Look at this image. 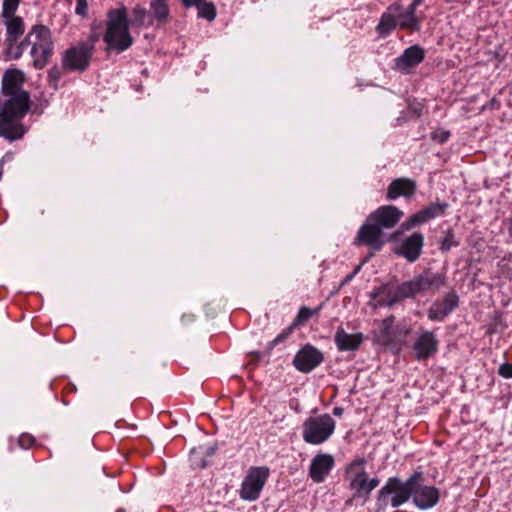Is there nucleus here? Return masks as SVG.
Here are the masks:
<instances>
[{"label":"nucleus","instance_id":"obj_1","mask_svg":"<svg viewBox=\"0 0 512 512\" xmlns=\"http://www.w3.org/2000/svg\"><path fill=\"white\" fill-rule=\"evenodd\" d=\"M22 80L18 70H7L2 78V91L8 99L0 112V136L8 140L20 139L27 131L20 120L29 110L30 97L20 88Z\"/></svg>","mask_w":512,"mask_h":512},{"label":"nucleus","instance_id":"obj_2","mask_svg":"<svg viewBox=\"0 0 512 512\" xmlns=\"http://www.w3.org/2000/svg\"><path fill=\"white\" fill-rule=\"evenodd\" d=\"M403 212L393 205H384L372 212L360 227L354 239L355 245H366L379 251L389 240L384 230L393 228L402 218Z\"/></svg>","mask_w":512,"mask_h":512},{"label":"nucleus","instance_id":"obj_3","mask_svg":"<svg viewBox=\"0 0 512 512\" xmlns=\"http://www.w3.org/2000/svg\"><path fill=\"white\" fill-rule=\"evenodd\" d=\"M103 40L107 45V50L117 53L124 52L132 46L134 39L129 31L127 10L124 6L111 9L107 13Z\"/></svg>","mask_w":512,"mask_h":512},{"label":"nucleus","instance_id":"obj_4","mask_svg":"<svg viewBox=\"0 0 512 512\" xmlns=\"http://www.w3.org/2000/svg\"><path fill=\"white\" fill-rule=\"evenodd\" d=\"M24 50L31 45L30 55L37 69L44 68L53 55L54 43L51 31L45 25H34L24 38Z\"/></svg>","mask_w":512,"mask_h":512},{"label":"nucleus","instance_id":"obj_5","mask_svg":"<svg viewBox=\"0 0 512 512\" xmlns=\"http://www.w3.org/2000/svg\"><path fill=\"white\" fill-rule=\"evenodd\" d=\"M396 27L411 31L419 30L420 19L416 11L410 6L404 10L399 4L390 5L382 14L376 29L380 35L387 36Z\"/></svg>","mask_w":512,"mask_h":512},{"label":"nucleus","instance_id":"obj_6","mask_svg":"<svg viewBox=\"0 0 512 512\" xmlns=\"http://www.w3.org/2000/svg\"><path fill=\"white\" fill-rule=\"evenodd\" d=\"M98 40L97 35H91L87 40L71 46L62 54V68L65 72H83L89 65Z\"/></svg>","mask_w":512,"mask_h":512},{"label":"nucleus","instance_id":"obj_7","mask_svg":"<svg viewBox=\"0 0 512 512\" xmlns=\"http://www.w3.org/2000/svg\"><path fill=\"white\" fill-rule=\"evenodd\" d=\"M302 438L311 445L326 442L334 433L335 420L327 413L308 417L303 423Z\"/></svg>","mask_w":512,"mask_h":512},{"label":"nucleus","instance_id":"obj_8","mask_svg":"<svg viewBox=\"0 0 512 512\" xmlns=\"http://www.w3.org/2000/svg\"><path fill=\"white\" fill-rule=\"evenodd\" d=\"M366 460L363 458L352 461L346 468V477L349 481L354 497L368 498L369 494L379 485L378 478H369L365 471Z\"/></svg>","mask_w":512,"mask_h":512},{"label":"nucleus","instance_id":"obj_9","mask_svg":"<svg viewBox=\"0 0 512 512\" xmlns=\"http://www.w3.org/2000/svg\"><path fill=\"white\" fill-rule=\"evenodd\" d=\"M4 18V24L6 26V56L9 59H18L24 53V39L18 42L20 36L25 32L24 21L21 17L7 16Z\"/></svg>","mask_w":512,"mask_h":512},{"label":"nucleus","instance_id":"obj_10","mask_svg":"<svg viewBox=\"0 0 512 512\" xmlns=\"http://www.w3.org/2000/svg\"><path fill=\"white\" fill-rule=\"evenodd\" d=\"M442 285L441 279L434 273L424 272L409 281L398 284L403 299L413 298L425 292L437 289Z\"/></svg>","mask_w":512,"mask_h":512},{"label":"nucleus","instance_id":"obj_11","mask_svg":"<svg viewBox=\"0 0 512 512\" xmlns=\"http://www.w3.org/2000/svg\"><path fill=\"white\" fill-rule=\"evenodd\" d=\"M268 477L269 469L267 467H251L241 484L240 498L250 502L257 500Z\"/></svg>","mask_w":512,"mask_h":512},{"label":"nucleus","instance_id":"obj_12","mask_svg":"<svg viewBox=\"0 0 512 512\" xmlns=\"http://www.w3.org/2000/svg\"><path fill=\"white\" fill-rule=\"evenodd\" d=\"M415 476L410 477L406 482H401L398 478H389L386 484L378 492V500L388 495H393L391 504L394 508L405 503L412 496Z\"/></svg>","mask_w":512,"mask_h":512},{"label":"nucleus","instance_id":"obj_13","mask_svg":"<svg viewBox=\"0 0 512 512\" xmlns=\"http://www.w3.org/2000/svg\"><path fill=\"white\" fill-rule=\"evenodd\" d=\"M323 360V353L314 346L307 344L296 353L293 364L298 371L309 373L319 366Z\"/></svg>","mask_w":512,"mask_h":512},{"label":"nucleus","instance_id":"obj_14","mask_svg":"<svg viewBox=\"0 0 512 512\" xmlns=\"http://www.w3.org/2000/svg\"><path fill=\"white\" fill-rule=\"evenodd\" d=\"M424 58L425 50L419 45H412L394 59L393 69L402 74H409Z\"/></svg>","mask_w":512,"mask_h":512},{"label":"nucleus","instance_id":"obj_15","mask_svg":"<svg viewBox=\"0 0 512 512\" xmlns=\"http://www.w3.org/2000/svg\"><path fill=\"white\" fill-rule=\"evenodd\" d=\"M398 284L388 283L374 288L370 293V305L374 308L392 306L402 300Z\"/></svg>","mask_w":512,"mask_h":512},{"label":"nucleus","instance_id":"obj_16","mask_svg":"<svg viewBox=\"0 0 512 512\" xmlns=\"http://www.w3.org/2000/svg\"><path fill=\"white\" fill-rule=\"evenodd\" d=\"M415 482L412 489L413 502L420 509L433 507L439 499L438 490L432 486L422 485L418 482L420 474H415Z\"/></svg>","mask_w":512,"mask_h":512},{"label":"nucleus","instance_id":"obj_17","mask_svg":"<svg viewBox=\"0 0 512 512\" xmlns=\"http://www.w3.org/2000/svg\"><path fill=\"white\" fill-rule=\"evenodd\" d=\"M334 458L330 454H317L309 467V476L315 483H322L334 467Z\"/></svg>","mask_w":512,"mask_h":512},{"label":"nucleus","instance_id":"obj_18","mask_svg":"<svg viewBox=\"0 0 512 512\" xmlns=\"http://www.w3.org/2000/svg\"><path fill=\"white\" fill-rule=\"evenodd\" d=\"M437 340L431 332L421 333L413 344L414 357L423 361L433 355L437 350Z\"/></svg>","mask_w":512,"mask_h":512},{"label":"nucleus","instance_id":"obj_19","mask_svg":"<svg viewBox=\"0 0 512 512\" xmlns=\"http://www.w3.org/2000/svg\"><path fill=\"white\" fill-rule=\"evenodd\" d=\"M364 340L362 333H347L342 327H338L334 336L335 345L340 352L356 351Z\"/></svg>","mask_w":512,"mask_h":512},{"label":"nucleus","instance_id":"obj_20","mask_svg":"<svg viewBox=\"0 0 512 512\" xmlns=\"http://www.w3.org/2000/svg\"><path fill=\"white\" fill-rule=\"evenodd\" d=\"M445 204H432L429 207L419 211L418 213L412 215L406 222L402 224L403 230L412 229L420 224H423L430 219H433L439 215L444 214Z\"/></svg>","mask_w":512,"mask_h":512},{"label":"nucleus","instance_id":"obj_21","mask_svg":"<svg viewBox=\"0 0 512 512\" xmlns=\"http://www.w3.org/2000/svg\"><path fill=\"white\" fill-rule=\"evenodd\" d=\"M423 235L420 233H413L406 238L399 249V254L405 257L409 262L416 261L421 253L423 247Z\"/></svg>","mask_w":512,"mask_h":512},{"label":"nucleus","instance_id":"obj_22","mask_svg":"<svg viewBox=\"0 0 512 512\" xmlns=\"http://www.w3.org/2000/svg\"><path fill=\"white\" fill-rule=\"evenodd\" d=\"M416 184L408 178H399L394 180L388 187L387 198L394 200L400 196L410 197L415 193Z\"/></svg>","mask_w":512,"mask_h":512},{"label":"nucleus","instance_id":"obj_23","mask_svg":"<svg viewBox=\"0 0 512 512\" xmlns=\"http://www.w3.org/2000/svg\"><path fill=\"white\" fill-rule=\"evenodd\" d=\"M149 13L153 23L157 22L158 25L166 23L170 16L167 0H151Z\"/></svg>","mask_w":512,"mask_h":512},{"label":"nucleus","instance_id":"obj_24","mask_svg":"<svg viewBox=\"0 0 512 512\" xmlns=\"http://www.w3.org/2000/svg\"><path fill=\"white\" fill-rule=\"evenodd\" d=\"M131 25L138 28H148L153 25L149 11L141 5H135L131 10Z\"/></svg>","mask_w":512,"mask_h":512},{"label":"nucleus","instance_id":"obj_25","mask_svg":"<svg viewBox=\"0 0 512 512\" xmlns=\"http://www.w3.org/2000/svg\"><path fill=\"white\" fill-rule=\"evenodd\" d=\"M379 340L385 345H392L396 341L394 336V317H388L381 323Z\"/></svg>","mask_w":512,"mask_h":512},{"label":"nucleus","instance_id":"obj_26","mask_svg":"<svg viewBox=\"0 0 512 512\" xmlns=\"http://www.w3.org/2000/svg\"><path fill=\"white\" fill-rule=\"evenodd\" d=\"M448 314V301L433 304L428 312V316L433 321H441Z\"/></svg>","mask_w":512,"mask_h":512},{"label":"nucleus","instance_id":"obj_27","mask_svg":"<svg viewBox=\"0 0 512 512\" xmlns=\"http://www.w3.org/2000/svg\"><path fill=\"white\" fill-rule=\"evenodd\" d=\"M198 16L208 21H213L216 18V8L212 2L205 0L197 7Z\"/></svg>","mask_w":512,"mask_h":512},{"label":"nucleus","instance_id":"obj_28","mask_svg":"<svg viewBox=\"0 0 512 512\" xmlns=\"http://www.w3.org/2000/svg\"><path fill=\"white\" fill-rule=\"evenodd\" d=\"M215 453V447L214 446H208V447H203V446H200L198 448H194L191 450V455H190V458H191V461L193 463H195L196 465L198 466H205V461L201 460L199 463L195 461V457L197 455H202V454H205L206 456H212L213 454Z\"/></svg>","mask_w":512,"mask_h":512},{"label":"nucleus","instance_id":"obj_29","mask_svg":"<svg viewBox=\"0 0 512 512\" xmlns=\"http://www.w3.org/2000/svg\"><path fill=\"white\" fill-rule=\"evenodd\" d=\"M21 0H3L2 17L13 16Z\"/></svg>","mask_w":512,"mask_h":512},{"label":"nucleus","instance_id":"obj_30","mask_svg":"<svg viewBox=\"0 0 512 512\" xmlns=\"http://www.w3.org/2000/svg\"><path fill=\"white\" fill-rule=\"evenodd\" d=\"M63 72H65V71L63 70L62 66L61 67L54 66L49 70L48 79H49V83L51 86H53L54 88H57L58 82H59L60 78L62 77Z\"/></svg>","mask_w":512,"mask_h":512},{"label":"nucleus","instance_id":"obj_31","mask_svg":"<svg viewBox=\"0 0 512 512\" xmlns=\"http://www.w3.org/2000/svg\"><path fill=\"white\" fill-rule=\"evenodd\" d=\"M320 310V307L317 308V309H310L308 307H301L299 312H298V315H297V318H296V322L297 323H304L306 322L307 320H309L313 315L317 314Z\"/></svg>","mask_w":512,"mask_h":512},{"label":"nucleus","instance_id":"obj_32","mask_svg":"<svg viewBox=\"0 0 512 512\" xmlns=\"http://www.w3.org/2000/svg\"><path fill=\"white\" fill-rule=\"evenodd\" d=\"M410 332L409 328L405 326H396L394 327V336L396 337V341L392 345H399L404 342L405 337Z\"/></svg>","mask_w":512,"mask_h":512},{"label":"nucleus","instance_id":"obj_33","mask_svg":"<svg viewBox=\"0 0 512 512\" xmlns=\"http://www.w3.org/2000/svg\"><path fill=\"white\" fill-rule=\"evenodd\" d=\"M34 441V437L27 433L20 435L18 439L19 446L24 449H28L29 447H31L34 444Z\"/></svg>","mask_w":512,"mask_h":512},{"label":"nucleus","instance_id":"obj_34","mask_svg":"<svg viewBox=\"0 0 512 512\" xmlns=\"http://www.w3.org/2000/svg\"><path fill=\"white\" fill-rule=\"evenodd\" d=\"M292 328H288L284 330L282 333H280L277 337H275L271 342L268 344V348L272 349L275 347L278 343L284 341L288 338V336L291 334Z\"/></svg>","mask_w":512,"mask_h":512},{"label":"nucleus","instance_id":"obj_35","mask_svg":"<svg viewBox=\"0 0 512 512\" xmlns=\"http://www.w3.org/2000/svg\"><path fill=\"white\" fill-rule=\"evenodd\" d=\"M75 13L82 17L87 16V13H88L87 0H76Z\"/></svg>","mask_w":512,"mask_h":512},{"label":"nucleus","instance_id":"obj_36","mask_svg":"<svg viewBox=\"0 0 512 512\" xmlns=\"http://www.w3.org/2000/svg\"><path fill=\"white\" fill-rule=\"evenodd\" d=\"M498 374L506 379L512 378V363H503L498 368Z\"/></svg>","mask_w":512,"mask_h":512},{"label":"nucleus","instance_id":"obj_37","mask_svg":"<svg viewBox=\"0 0 512 512\" xmlns=\"http://www.w3.org/2000/svg\"><path fill=\"white\" fill-rule=\"evenodd\" d=\"M432 139L438 143H444L448 139L447 131H435L432 133Z\"/></svg>","mask_w":512,"mask_h":512},{"label":"nucleus","instance_id":"obj_38","mask_svg":"<svg viewBox=\"0 0 512 512\" xmlns=\"http://www.w3.org/2000/svg\"><path fill=\"white\" fill-rule=\"evenodd\" d=\"M204 0H182V3L185 7H198Z\"/></svg>","mask_w":512,"mask_h":512},{"label":"nucleus","instance_id":"obj_39","mask_svg":"<svg viewBox=\"0 0 512 512\" xmlns=\"http://www.w3.org/2000/svg\"><path fill=\"white\" fill-rule=\"evenodd\" d=\"M458 304V298L456 295L450 292V311Z\"/></svg>","mask_w":512,"mask_h":512},{"label":"nucleus","instance_id":"obj_40","mask_svg":"<svg viewBox=\"0 0 512 512\" xmlns=\"http://www.w3.org/2000/svg\"><path fill=\"white\" fill-rule=\"evenodd\" d=\"M343 412H344V409H343L342 407H335V408L333 409V414H334L335 416H337V417L342 416Z\"/></svg>","mask_w":512,"mask_h":512},{"label":"nucleus","instance_id":"obj_41","mask_svg":"<svg viewBox=\"0 0 512 512\" xmlns=\"http://www.w3.org/2000/svg\"><path fill=\"white\" fill-rule=\"evenodd\" d=\"M423 0H413L412 3L409 5L411 9H414L416 11L417 7L421 5Z\"/></svg>","mask_w":512,"mask_h":512},{"label":"nucleus","instance_id":"obj_42","mask_svg":"<svg viewBox=\"0 0 512 512\" xmlns=\"http://www.w3.org/2000/svg\"><path fill=\"white\" fill-rule=\"evenodd\" d=\"M358 270H359V267L352 274H350L346 277L345 282L350 281L353 278V276L358 272Z\"/></svg>","mask_w":512,"mask_h":512},{"label":"nucleus","instance_id":"obj_43","mask_svg":"<svg viewBox=\"0 0 512 512\" xmlns=\"http://www.w3.org/2000/svg\"><path fill=\"white\" fill-rule=\"evenodd\" d=\"M508 232H509L510 236L512 237V215H511V218L509 220Z\"/></svg>","mask_w":512,"mask_h":512},{"label":"nucleus","instance_id":"obj_44","mask_svg":"<svg viewBox=\"0 0 512 512\" xmlns=\"http://www.w3.org/2000/svg\"><path fill=\"white\" fill-rule=\"evenodd\" d=\"M448 244V238L445 237L442 241V248L445 249L446 248V245Z\"/></svg>","mask_w":512,"mask_h":512}]
</instances>
